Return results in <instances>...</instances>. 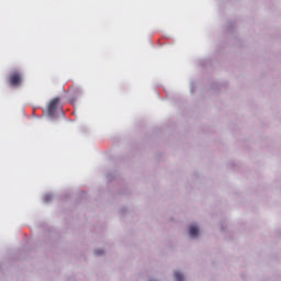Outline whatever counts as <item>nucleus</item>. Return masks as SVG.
<instances>
[{
	"label": "nucleus",
	"mask_w": 281,
	"mask_h": 281,
	"mask_svg": "<svg viewBox=\"0 0 281 281\" xmlns=\"http://www.w3.org/2000/svg\"><path fill=\"white\" fill-rule=\"evenodd\" d=\"M189 234H190L191 238H196V236H199V227L190 226Z\"/></svg>",
	"instance_id": "nucleus-3"
},
{
	"label": "nucleus",
	"mask_w": 281,
	"mask_h": 281,
	"mask_svg": "<svg viewBox=\"0 0 281 281\" xmlns=\"http://www.w3.org/2000/svg\"><path fill=\"white\" fill-rule=\"evenodd\" d=\"M175 280L176 281H183V274L179 271L175 272Z\"/></svg>",
	"instance_id": "nucleus-4"
},
{
	"label": "nucleus",
	"mask_w": 281,
	"mask_h": 281,
	"mask_svg": "<svg viewBox=\"0 0 281 281\" xmlns=\"http://www.w3.org/2000/svg\"><path fill=\"white\" fill-rule=\"evenodd\" d=\"M102 254H104V250H102V249L95 250L97 256H102Z\"/></svg>",
	"instance_id": "nucleus-5"
},
{
	"label": "nucleus",
	"mask_w": 281,
	"mask_h": 281,
	"mask_svg": "<svg viewBox=\"0 0 281 281\" xmlns=\"http://www.w3.org/2000/svg\"><path fill=\"white\" fill-rule=\"evenodd\" d=\"M58 104H60V98L57 97L50 100L47 106V115H49V117H54L56 115V110L58 109Z\"/></svg>",
	"instance_id": "nucleus-1"
},
{
	"label": "nucleus",
	"mask_w": 281,
	"mask_h": 281,
	"mask_svg": "<svg viewBox=\"0 0 281 281\" xmlns=\"http://www.w3.org/2000/svg\"><path fill=\"white\" fill-rule=\"evenodd\" d=\"M9 82L11 87H19L23 82V75L19 71H14L9 77Z\"/></svg>",
	"instance_id": "nucleus-2"
}]
</instances>
